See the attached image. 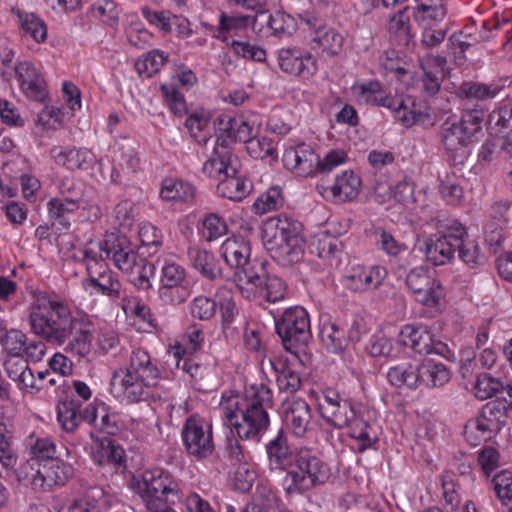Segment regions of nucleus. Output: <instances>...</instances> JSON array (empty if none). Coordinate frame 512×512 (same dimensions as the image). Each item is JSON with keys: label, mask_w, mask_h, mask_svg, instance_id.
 I'll use <instances>...</instances> for the list:
<instances>
[{"label": "nucleus", "mask_w": 512, "mask_h": 512, "mask_svg": "<svg viewBox=\"0 0 512 512\" xmlns=\"http://www.w3.org/2000/svg\"><path fill=\"white\" fill-rule=\"evenodd\" d=\"M161 378V371L150 354L134 349L126 366L115 369L111 376L110 392L120 403L134 404L148 400Z\"/></svg>", "instance_id": "f257e3e1"}, {"label": "nucleus", "mask_w": 512, "mask_h": 512, "mask_svg": "<svg viewBox=\"0 0 512 512\" xmlns=\"http://www.w3.org/2000/svg\"><path fill=\"white\" fill-rule=\"evenodd\" d=\"M302 225L287 215L270 217L262 226V241L272 258L283 266L302 260L305 241Z\"/></svg>", "instance_id": "f03ea898"}, {"label": "nucleus", "mask_w": 512, "mask_h": 512, "mask_svg": "<svg viewBox=\"0 0 512 512\" xmlns=\"http://www.w3.org/2000/svg\"><path fill=\"white\" fill-rule=\"evenodd\" d=\"M73 315L69 304L56 295L38 292L30 306L29 324L31 331L48 343L65 344L67 327Z\"/></svg>", "instance_id": "7ed1b4c3"}, {"label": "nucleus", "mask_w": 512, "mask_h": 512, "mask_svg": "<svg viewBox=\"0 0 512 512\" xmlns=\"http://www.w3.org/2000/svg\"><path fill=\"white\" fill-rule=\"evenodd\" d=\"M482 121V113L470 109L448 116L441 124V145L455 163H463L470 155V148L482 130Z\"/></svg>", "instance_id": "20e7f679"}, {"label": "nucleus", "mask_w": 512, "mask_h": 512, "mask_svg": "<svg viewBox=\"0 0 512 512\" xmlns=\"http://www.w3.org/2000/svg\"><path fill=\"white\" fill-rule=\"evenodd\" d=\"M235 285L243 298L259 303H275L283 300L286 287L282 279L270 276L265 264L260 261L248 263L234 273Z\"/></svg>", "instance_id": "39448f33"}, {"label": "nucleus", "mask_w": 512, "mask_h": 512, "mask_svg": "<svg viewBox=\"0 0 512 512\" xmlns=\"http://www.w3.org/2000/svg\"><path fill=\"white\" fill-rule=\"evenodd\" d=\"M106 247L110 250L114 265L127 276L129 282L139 290L152 287L151 278L155 266L141 256L136 247L125 237L115 234L106 236Z\"/></svg>", "instance_id": "423d86ee"}, {"label": "nucleus", "mask_w": 512, "mask_h": 512, "mask_svg": "<svg viewBox=\"0 0 512 512\" xmlns=\"http://www.w3.org/2000/svg\"><path fill=\"white\" fill-rule=\"evenodd\" d=\"M319 409L327 423L338 429H348L349 436L356 441L358 452L362 453L376 444L377 434L364 419L362 407L344 400L336 405H319Z\"/></svg>", "instance_id": "0eeeda50"}, {"label": "nucleus", "mask_w": 512, "mask_h": 512, "mask_svg": "<svg viewBox=\"0 0 512 512\" xmlns=\"http://www.w3.org/2000/svg\"><path fill=\"white\" fill-rule=\"evenodd\" d=\"M330 477V466L315 451L301 448L295 452L294 461L282 480V486L288 494H301L326 483Z\"/></svg>", "instance_id": "6e6552de"}, {"label": "nucleus", "mask_w": 512, "mask_h": 512, "mask_svg": "<svg viewBox=\"0 0 512 512\" xmlns=\"http://www.w3.org/2000/svg\"><path fill=\"white\" fill-rule=\"evenodd\" d=\"M73 474L72 465L58 458L44 463L32 458L23 463L17 472L19 481L30 485L34 490L42 491L64 486Z\"/></svg>", "instance_id": "1a4fd4ad"}, {"label": "nucleus", "mask_w": 512, "mask_h": 512, "mask_svg": "<svg viewBox=\"0 0 512 512\" xmlns=\"http://www.w3.org/2000/svg\"><path fill=\"white\" fill-rule=\"evenodd\" d=\"M134 489L145 501L147 508L157 502L174 503L179 499V484L169 472L161 468L145 470L141 477L136 479Z\"/></svg>", "instance_id": "9d476101"}, {"label": "nucleus", "mask_w": 512, "mask_h": 512, "mask_svg": "<svg viewBox=\"0 0 512 512\" xmlns=\"http://www.w3.org/2000/svg\"><path fill=\"white\" fill-rule=\"evenodd\" d=\"M461 235H465V227L460 223H454L446 234H434L419 240L417 249L433 265H444L453 258L456 246L461 243Z\"/></svg>", "instance_id": "9b49d317"}, {"label": "nucleus", "mask_w": 512, "mask_h": 512, "mask_svg": "<svg viewBox=\"0 0 512 512\" xmlns=\"http://www.w3.org/2000/svg\"><path fill=\"white\" fill-rule=\"evenodd\" d=\"M182 440L189 455L204 459L214 451L211 422L199 415L190 416L182 430Z\"/></svg>", "instance_id": "f8f14e48"}, {"label": "nucleus", "mask_w": 512, "mask_h": 512, "mask_svg": "<svg viewBox=\"0 0 512 512\" xmlns=\"http://www.w3.org/2000/svg\"><path fill=\"white\" fill-rule=\"evenodd\" d=\"M97 328L87 314L73 315L66 331L65 351L78 357H86L93 348Z\"/></svg>", "instance_id": "ddd939ff"}, {"label": "nucleus", "mask_w": 512, "mask_h": 512, "mask_svg": "<svg viewBox=\"0 0 512 512\" xmlns=\"http://www.w3.org/2000/svg\"><path fill=\"white\" fill-rule=\"evenodd\" d=\"M406 284L415 300L427 307H435L444 296L443 286L424 266L411 269Z\"/></svg>", "instance_id": "4468645a"}, {"label": "nucleus", "mask_w": 512, "mask_h": 512, "mask_svg": "<svg viewBox=\"0 0 512 512\" xmlns=\"http://www.w3.org/2000/svg\"><path fill=\"white\" fill-rule=\"evenodd\" d=\"M196 82L197 77L195 73L186 66H180L174 71L168 82L161 84L160 90L163 101L173 114L182 116L187 112L185 98L178 90V87L188 90Z\"/></svg>", "instance_id": "2eb2a0df"}, {"label": "nucleus", "mask_w": 512, "mask_h": 512, "mask_svg": "<svg viewBox=\"0 0 512 512\" xmlns=\"http://www.w3.org/2000/svg\"><path fill=\"white\" fill-rule=\"evenodd\" d=\"M261 121L256 114L245 116H223L218 118L217 142L227 145L233 142L246 143L258 130Z\"/></svg>", "instance_id": "dca6fc26"}, {"label": "nucleus", "mask_w": 512, "mask_h": 512, "mask_svg": "<svg viewBox=\"0 0 512 512\" xmlns=\"http://www.w3.org/2000/svg\"><path fill=\"white\" fill-rule=\"evenodd\" d=\"M397 344L401 347H408L419 354L445 356L449 351L445 343L435 341L427 327L422 325H404L398 334Z\"/></svg>", "instance_id": "f3484780"}, {"label": "nucleus", "mask_w": 512, "mask_h": 512, "mask_svg": "<svg viewBox=\"0 0 512 512\" xmlns=\"http://www.w3.org/2000/svg\"><path fill=\"white\" fill-rule=\"evenodd\" d=\"M362 180L353 170L337 174L332 185H318V193L327 201L344 203L355 199L361 191Z\"/></svg>", "instance_id": "a211bd4d"}, {"label": "nucleus", "mask_w": 512, "mask_h": 512, "mask_svg": "<svg viewBox=\"0 0 512 512\" xmlns=\"http://www.w3.org/2000/svg\"><path fill=\"white\" fill-rule=\"evenodd\" d=\"M386 277L387 270L383 266L354 265L346 271L342 284L352 292L362 293L379 288Z\"/></svg>", "instance_id": "6ab92c4d"}, {"label": "nucleus", "mask_w": 512, "mask_h": 512, "mask_svg": "<svg viewBox=\"0 0 512 512\" xmlns=\"http://www.w3.org/2000/svg\"><path fill=\"white\" fill-rule=\"evenodd\" d=\"M276 330L283 341L306 339L310 334V319L301 306L287 308L282 318L276 322Z\"/></svg>", "instance_id": "aec40b11"}, {"label": "nucleus", "mask_w": 512, "mask_h": 512, "mask_svg": "<svg viewBox=\"0 0 512 512\" xmlns=\"http://www.w3.org/2000/svg\"><path fill=\"white\" fill-rule=\"evenodd\" d=\"M3 369L23 394L35 395L43 389L21 355H8L3 362Z\"/></svg>", "instance_id": "412c9836"}, {"label": "nucleus", "mask_w": 512, "mask_h": 512, "mask_svg": "<svg viewBox=\"0 0 512 512\" xmlns=\"http://www.w3.org/2000/svg\"><path fill=\"white\" fill-rule=\"evenodd\" d=\"M279 66L285 73L308 79L317 70V63L314 57L300 49H282L278 55Z\"/></svg>", "instance_id": "4be33fe9"}, {"label": "nucleus", "mask_w": 512, "mask_h": 512, "mask_svg": "<svg viewBox=\"0 0 512 512\" xmlns=\"http://www.w3.org/2000/svg\"><path fill=\"white\" fill-rule=\"evenodd\" d=\"M295 19L286 13H270L260 10L253 16V31L265 36L292 34L296 30Z\"/></svg>", "instance_id": "5701e85b"}, {"label": "nucleus", "mask_w": 512, "mask_h": 512, "mask_svg": "<svg viewBox=\"0 0 512 512\" xmlns=\"http://www.w3.org/2000/svg\"><path fill=\"white\" fill-rule=\"evenodd\" d=\"M283 163L295 175L309 177L316 173L317 155L311 146L302 143L285 149Z\"/></svg>", "instance_id": "b1692460"}, {"label": "nucleus", "mask_w": 512, "mask_h": 512, "mask_svg": "<svg viewBox=\"0 0 512 512\" xmlns=\"http://www.w3.org/2000/svg\"><path fill=\"white\" fill-rule=\"evenodd\" d=\"M235 430L241 439L259 442L270 425L267 410L246 406Z\"/></svg>", "instance_id": "393cba45"}, {"label": "nucleus", "mask_w": 512, "mask_h": 512, "mask_svg": "<svg viewBox=\"0 0 512 512\" xmlns=\"http://www.w3.org/2000/svg\"><path fill=\"white\" fill-rule=\"evenodd\" d=\"M50 155L56 164L69 170H88L97 163L93 151L85 147L54 146Z\"/></svg>", "instance_id": "a878e982"}, {"label": "nucleus", "mask_w": 512, "mask_h": 512, "mask_svg": "<svg viewBox=\"0 0 512 512\" xmlns=\"http://www.w3.org/2000/svg\"><path fill=\"white\" fill-rule=\"evenodd\" d=\"M202 171L209 178L222 180L238 171V159L225 144L216 141L213 152L203 164Z\"/></svg>", "instance_id": "bb28decb"}, {"label": "nucleus", "mask_w": 512, "mask_h": 512, "mask_svg": "<svg viewBox=\"0 0 512 512\" xmlns=\"http://www.w3.org/2000/svg\"><path fill=\"white\" fill-rule=\"evenodd\" d=\"M351 94L360 105L391 107L393 96L388 94L382 83L375 79L357 80L351 86Z\"/></svg>", "instance_id": "cd10ccee"}, {"label": "nucleus", "mask_w": 512, "mask_h": 512, "mask_svg": "<svg viewBox=\"0 0 512 512\" xmlns=\"http://www.w3.org/2000/svg\"><path fill=\"white\" fill-rule=\"evenodd\" d=\"M283 421L297 437H303L311 420L310 407L300 398H287L282 404Z\"/></svg>", "instance_id": "c85d7f7f"}, {"label": "nucleus", "mask_w": 512, "mask_h": 512, "mask_svg": "<svg viewBox=\"0 0 512 512\" xmlns=\"http://www.w3.org/2000/svg\"><path fill=\"white\" fill-rule=\"evenodd\" d=\"M88 276L83 285L90 294L97 293L110 299H118L121 296L122 284L108 265H102V268L92 271Z\"/></svg>", "instance_id": "c756f323"}, {"label": "nucleus", "mask_w": 512, "mask_h": 512, "mask_svg": "<svg viewBox=\"0 0 512 512\" xmlns=\"http://www.w3.org/2000/svg\"><path fill=\"white\" fill-rule=\"evenodd\" d=\"M265 450L269 470L287 474L294 461L295 452L290 449L287 437L282 430H279L277 435L265 445Z\"/></svg>", "instance_id": "7c9ffc66"}, {"label": "nucleus", "mask_w": 512, "mask_h": 512, "mask_svg": "<svg viewBox=\"0 0 512 512\" xmlns=\"http://www.w3.org/2000/svg\"><path fill=\"white\" fill-rule=\"evenodd\" d=\"M308 24L314 29L311 34V49L323 57H333L341 52L344 38L336 29L325 25L317 26L310 20Z\"/></svg>", "instance_id": "2f4dec72"}, {"label": "nucleus", "mask_w": 512, "mask_h": 512, "mask_svg": "<svg viewBox=\"0 0 512 512\" xmlns=\"http://www.w3.org/2000/svg\"><path fill=\"white\" fill-rule=\"evenodd\" d=\"M16 75L21 91L34 101H43L46 97L44 79L38 69L30 62H21L16 67Z\"/></svg>", "instance_id": "473e14b6"}, {"label": "nucleus", "mask_w": 512, "mask_h": 512, "mask_svg": "<svg viewBox=\"0 0 512 512\" xmlns=\"http://www.w3.org/2000/svg\"><path fill=\"white\" fill-rule=\"evenodd\" d=\"M114 162L111 173V181L114 183H121L124 177L135 174L140 168L138 153L130 144L117 145Z\"/></svg>", "instance_id": "72a5a7b5"}, {"label": "nucleus", "mask_w": 512, "mask_h": 512, "mask_svg": "<svg viewBox=\"0 0 512 512\" xmlns=\"http://www.w3.org/2000/svg\"><path fill=\"white\" fill-rule=\"evenodd\" d=\"M220 252L225 262L236 270L244 268L248 263H254L257 261L250 259V244L242 237L227 238L222 243Z\"/></svg>", "instance_id": "f704fd0d"}, {"label": "nucleus", "mask_w": 512, "mask_h": 512, "mask_svg": "<svg viewBox=\"0 0 512 512\" xmlns=\"http://www.w3.org/2000/svg\"><path fill=\"white\" fill-rule=\"evenodd\" d=\"M320 338L328 350L339 353L347 346L349 340L357 341L359 339V332L354 329L347 332L336 322H326L321 326Z\"/></svg>", "instance_id": "c9c22d12"}, {"label": "nucleus", "mask_w": 512, "mask_h": 512, "mask_svg": "<svg viewBox=\"0 0 512 512\" xmlns=\"http://www.w3.org/2000/svg\"><path fill=\"white\" fill-rule=\"evenodd\" d=\"M412 15L419 27L440 24L447 14L445 0H414Z\"/></svg>", "instance_id": "e433bc0d"}, {"label": "nucleus", "mask_w": 512, "mask_h": 512, "mask_svg": "<svg viewBox=\"0 0 512 512\" xmlns=\"http://www.w3.org/2000/svg\"><path fill=\"white\" fill-rule=\"evenodd\" d=\"M104 504V491L92 488L84 494L64 502L58 512H101Z\"/></svg>", "instance_id": "4c0bfd02"}, {"label": "nucleus", "mask_w": 512, "mask_h": 512, "mask_svg": "<svg viewBox=\"0 0 512 512\" xmlns=\"http://www.w3.org/2000/svg\"><path fill=\"white\" fill-rule=\"evenodd\" d=\"M502 80L489 83L465 81L458 89V95L469 100L486 101L494 99L504 89Z\"/></svg>", "instance_id": "58836bf2"}, {"label": "nucleus", "mask_w": 512, "mask_h": 512, "mask_svg": "<svg viewBox=\"0 0 512 512\" xmlns=\"http://www.w3.org/2000/svg\"><path fill=\"white\" fill-rule=\"evenodd\" d=\"M313 247V252L322 259L327 266L331 268L339 266L342 245L338 238L326 231L320 232L317 235Z\"/></svg>", "instance_id": "ea45409f"}, {"label": "nucleus", "mask_w": 512, "mask_h": 512, "mask_svg": "<svg viewBox=\"0 0 512 512\" xmlns=\"http://www.w3.org/2000/svg\"><path fill=\"white\" fill-rule=\"evenodd\" d=\"M249 26L253 28V16L240 13L231 15L221 13L218 27L215 29L213 37L222 42H226L230 35L246 30Z\"/></svg>", "instance_id": "a19ab883"}, {"label": "nucleus", "mask_w": 512, "mask_h": 512, "mask_svg": "<svg viewBox=\"0 0 512 512\" xmlns=\"http://www.w3.org/2000/svg\"><path fill=\"white\" fill-rule=\"evenodd\" d=\"M388 382L397 388L415 389L419 386V365L403 362L387 371Z\"/></svg>", "instance_id": "79ce46f5"}, {"label": "nucleus", "mask_w": 512, "mask_h": 512, "mask_svg": "<svg viewBox=\"0 0 512 512\" xmlns=\"http://www.w3.org/2000/svg\"><path fill=\"white\" fill-rule=\"evenodd\" d=\"M411 16L413 15L408 6L390 14L386 21V30L390 37L407 43L411 38Z\"/></svg>", "instance_id": "37998d69"}, {"label": "nucleus", "mask_w": 512, "mask_h": 512, "mask_svg": "<svg viewBox=\"0 0 512 512\" xmlns=\"http://www.w3.org/2000/svg\"><path fill=\"white\" fill-rule=\"evenodd\" d=\"M48 213L54 224L62 229H68L71 225L69 214L80 208V199L65 197L63 199L53 198L48 202Z\"/></svg>", "instance_id": "c03bdc74"}, {"label": "nucleus", "mask_w": 512, "mask_h": 512, "mask_svg": "<svg viewBox=\"0 0 512 512\" xmlns=\"http://www.w3.org/2000/svg\"><path fill=\"white\" fill-rule=\"evenodd\" d=\"M449 380L450 372L443 363L428 359L419 364V385L438 387Z\"/></svg>", "instance_id": "a18cd8bd"}, {"label": "nucleus", "mask_w": 512, "mask_h": 512, "mask_svg": "<svg viewBox=\"0 0 512 512\" xmlns=\"http://www.w3.org/2000/svg\"><path fill=\"white\" fill-rule=\"evenodd\" d=\"M252 184L244 176L237 172L227 175L218 184V193L225 198L234 201H241L251 191Z\"/></svg>", "instance_id": "49530a36"}, {"label": "nucleus", "mask_w": 512, "mask_h": 512, "mask_svg": "<svg viewBox=\"0 0 512 512\" xmlns=\"http://www.w3.org/2000/svg\"><path fill=\"white\" fill-rule=\"evenodd\" d=\"M195 188L189 182L176 178L163 180L160 197L165 201L187 202L194 198Z\"/></svg>", "instance_id": "de8ad7c7"}, {"label": "nucleus", "mask_w": 512, "mask_h": 512, "mask_svg": "<svg viewBox=\"0 0 512 512\" xmlns=\"http://www.w3.org/2000/svg\"><path fill=\"white\" fill-rule=\"evenodd\" d=\"M17 16L21 32L31 37L36 43H43L47 38V27L45 22L36 14L22 10H13Z\"/></svg>", "instance_id": "09e8293b"}, {"label": "nucleus", "mask_w": 512, "mask_h": 512, "mask_svg": "<svg viewBox=\"0 0 512 512\" xmlns=\"http://www.w3.org/2000/svg\"><path fill=\"white\" fill-rule=\"evenodd\" d=\"M445 63V58L441 56H429L422 60L421 67L424 73L422 81L429 94H435L439 90Z\"/></svg>", "instance_id": "8fccbe9b"}, {"label": "nucleus", "mask_w": 512, "mask_h": 512, "mask_svg": "<svg viewBox=\"0 0 512 512\" xmlns=\"http://www.w3.org/2000/svg\"><path fill=\"white\" fill-rule=\"evenodd\" d=\"M93 459L99 465H120L124 461L123 448L109 438H102L95 443L92 451Z\"/></svg>", "instance_id": "3c124183"}, {"label": "nucleus", "mask_w": 512, "mask_h": 512, "mask_svg": "<svg viewBox=\"0 0 512 512\" xmlns=\"http://www.w3.org/2000/svg\"><path fill=\"white\" fill-rule=\"evenodd\" d=\"M246 408V401L243 394L224 392L219 402V409L223 418L234 428L242 417Z\"/></svg>", "instance_id": "603ef678"}, {"label": "nucleus", "mask_w": 512, "mask_h": 512, "mask_svg": "<svg viewBox=\"0 0 512 512\" xmlns=\"http://www.w3.org/2000/svg\"><path fill=\"white\" fill-rule=\"evenodd\" d=\"M187 255L193 267L203 276L215 279L220 275V270L214 256L207 250L193 246L188 248Z\"/></svg>", "instance_id": "864d4df0"}, {"label": "nucleus", "mask_w": 512, "mask_h": 512, "mask_svg": "<svg viewBox=\"0 0 512 512\" xmlns=\"http://www.w3.org/2000/svg\"><path fill=\"white\" fill-rule=\"evenodd\" d=\"M82 260L86 265L87 273L107 265L106 258H111L110 250L106 247V237L99 242H90L82 251Z\"/></svg>", "instance_id": "5fc2aeb1"}, {"label": "nucleus", "mask_w": 512, "mask_h": 512, "mask_svg": "<svg viewBox=\"0 0 512 512\" xmlns=\"http://www.w3.org/2000/svg\"><path fill=\"white\" fill-rule=\"evenodd\" d=\"M495 434L496 432L485 420V417H482L481 415L470 419L464 428L465 439L472 446H478L481 443L486 442Z\"/></svg>", "instance_id": "6e6d98bb"}, {"label": "nucleus", "mask_w": 512, "mask_h": 512, "mask_svg": "<svg viewBox=\"0 0 512 512\" xmlns=\"http://www.w3.org/2000/svg\"><path fill=\"white\" fill-rule=\"evenodd\" d=\"M243 396L246 406H253L267 410L273 404V394L268 383L259 382L250 384L245 388Z\"/></svg>", "instance_id": "4d7b16f0"}, {"label": "nucleus", "mask_w": 512, "mask_h": 512, "mask_svg": "<svg viewBox=\"0 0 512 512\" xmlns=\"http://www.w3.org/2000/svg\"><path fill=\"white\" fill-rule=\"evenodd\" d=\"M168 55L160 50H152L135 63L138 74L149 78L160 71L167 62Z\"/></svg>", "instance_id": "13d9d810"}, {"label": "nucleus", "mask_w": 512, "mask_h": 512, "mask_svg": "<svg viewBox=\"0 0 512 512\" xmlns=\"http://www.w3.org/2000/svg\"><path fill=\"white\" fill-rule=\"evenodd\" d=\"M366 350L372 357H396L401 351L399 345H394L392 339L383 333L372 335Z\"/></svg>", "instance_id": "bf43d9fd"}, {"label": "nucleus", "mask_w": 512, "mask_h": 512, "mask_svg": "<svg viewBox=\"0 0 512 512\" xmlns=\"http://www.w3.org/2000/svg\"><path fill=\"white\" fill-rule=\"evenodd\" d=\"M490 124L499 128V132L507 138L505 149L512 153V105H505L489 116Z\"/></svg>", "instance_id": "052dcab7"}, {"label": "nucleus", "mask_w": 512, "mask_h": 512, "mask_svg": "<svg viewBox=\"0 0 512 512\" xmlns=\"http://www.w3.org/2000/svg\"><path fill=\"white\" fill-rule=\"evenodd\" d=\"M459 258L468 266L476 267L484 263V255L476 240L465 235H461V243L456 246Z\"/></svg>", "instance_id": "680f3d73"}, {"label": "nucleus", "mask_w": 512, "mask_h": 512, "mask_svg": "<svg viewBox=\"0 0 512 512\" xmlns=\"http://www.w3.org/2000/svg\"><path fill=\"white\" fill-rule=\"evenodd\" d=\"M509 405L506 402L492 401L487 403L481 412V416L497 433L507 422Z\"/></svg>", "instance_id": "e2e57ef3"}, {"label": "nucleus", "mask_w": 512, "mask_h": 512, "mask_svg": "<svg viewBox=\"0 0 512 512\" xmlns=\"http://www.w3.org/2000/svg\"><path fill=\"white\" fill-rule=\"evenodd\" d=\"M79 419V407L74 401H63L57 405V420L66 432H73Z\"/></svg>", "instance_id": "0e129e2a"}, {"label": "nucleus", "mask_w": 512, "mask_h": 512, "mask_svg": "<svg viewBox=\"0 0 512 512\" xmlns=\"http://www.w3.org/2000/svg\"><path fill=\"white\" fill-rule=\"evenodd\" d=\"M125 420L126 414L110 411L104 406L101 410L99 423H96V427L106 432L107 434L116 435L124 432Z\"/></svg>", "instance_id": "69168bd1"}, {"label": "nucleus", "mask_w": 512, "mask_h": 512, "mask_svg": "<svg viewBox=\"0 0 512 512\" xmlns=\"http://www.w3.org/2000/svg\"><path fill=\"white\" fill-rule=\"evenodd\" d=\"M257 477L254 467L247 463H240L232 477V486L236 491L246 493L250 491Z\"/></svg>", "instance_id": "338daca9"}, {"label": "nucleus", "mask_w": 512, "mask_h": 512, "mask_svg": "<svg viewBox=\"0 0 512 512\" xmlns=\"http://www.w3.org/2000/svg\"><path fill=\"white\" fill-rule=\"evenodd\" d=\"M504 388L502 382L488 373L480 374L474 385V394L480 400L493 397Z\"/></svg>", "instance_id": "774afa93"}]
</instances>
